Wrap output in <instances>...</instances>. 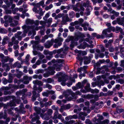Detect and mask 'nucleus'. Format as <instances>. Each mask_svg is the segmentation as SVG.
<instances>
[{
  "label": "nucleus",
  "mask_w": 124,
  "mask_h": 124,
  "mask_svg": "<svg viewBox=\"0 0 124 124\" xmlns=\"http://www.w3.org/2000/svg\"><path fill=\"white\" fill-rule=\"evenodd\" d=\"M59 76L58 77V81L61 82V84L62 85L65 86L66 85L65 82L68 76L64 74L62 72L59 73Z\"/></svg>",
  "instance_id": "obj_1"
},
{
  "label": "nucleus",
  "mask_w": 124,
  "mask_h": 124,
  "mask_svg": "<svg viewBox=\"0 0 124 124\" xmlns=\"http://www.w3.org/2000/svg\"><path fill=\"white\" fill-rule=\"evenodd\" d=\"M48 71L47 73L44 74L43 76L45 77H47L49 76V75H53L55 72L54 70L55 68L54 67H50L48 68Z\"/></svg>",
  "instance_id": "obj_2"
},
{
  "label": "nucleus",
  "mask_w": 124,
  "mask_h": 124,
  "mask_svg": "<svg viewBox=\"0 0 124 124\" xmlns=\"http://www.w3.org/2000/svg\"><path fill=\"white\" fill-rule=\"evenodd\" d=\"M32 78L30 77H28L27 76H25L23 77V79H21V81L22 82L25 84H27L29 83V81L31 80Z\"/></svg>",
  "instance_id": "obj_3"
},
{
  "label": "nucleus",
  "mask_w": 124,
  "mask_h": 124,
  "mask_svg": "<svg viewBox=\"0 0 124 124\" xmlns=\"http://www.w3.org/2000/svg\"><path fill=\"white\" fill-rule=\"evenodd\" d=\"M66 17L65 18L64 17H62V20L61 22V23L62 24H66L67 22H71L72 21L71 19L69 18L68 15L66 14Z\"/></svg>",
  "instance_id": "obj_4"
},
{
  "label": "nucleus",
  "mask_w": 124,
  "mask_h": 124,
  "mask_svg": "<svg viewBox=\"0 0 124 124\" xmlns=\"http://www.w3.org/2000/svg\"><path fill=\"white\" fill-rule=\"evenodd\" d=\"M69 93L68 92H67L66 94L65 95V96L66 97V99L67 100L70 101L73 99H76V97L74 93H72L71 94L72 97H69L68 94Z\"/></svg>",
  "instance_id": "obj_5"
},
{
  "label": "nucleus",
  "mask_w": 124,
  "mask_h": 124,
  "mask_svg": "<svg viewBox=\"0 0 124 124\" xmlns=\"http://www.w3.org/2000/svg\"><path fill=\"white\" fill-rule=\"evenodd\" d=\"M34 27L33 26H29L24 25L22 27V28L24 30V32H27L29 30H32L34 28Z\"/></svg>",
  "instance_id": "obj_6"
},
{
  "label": "nucleus",
  "mask_w": 124,
  "mask_h": 124,
  "mask_svg": "<svg viewBox=\"0 0 124 124\" xmlns=\"http://www.w3.org/2000/svg\"><path fill=\"white\" fill-rule=\"evenodd\" d=\"M87 115V114L85 112H80L78 114V118L84 121L85 119V116Z\"/></svg>",
  "instance_id": "obj_7"
},
{
  "label": "nucleus",
  "mask_w": 124,
  "mask_h": 124,
  "mask_svg": "<svg viewBox=\"0 0 124 124\" xmlns=\"http://www.w3.org/2000/svg\"><path fill=\"white\" fill-rule=\"evenodd\" d=\"M62 66V64H59L58 63H56L54 65V67H54L55 68V69L56 68V70L57 71H59L60 70Z\"/></svg>",
  "instance_id": "obj_8"
},
{
  "label": "nucleus",
  "mask_w": 124,
  "mask_h": 124,
  "mask_svg": "<svg viewBox=\"0 0 124 124\" xmlns=\"http://www.w3.org/2000/svg\"><path fill=\"white\" fill-rule=\"evenodd\" d=\"M92 9L91 6H89L87 7L85 10V14L86 16H88L90 15Z\"/></svg>",
  "instance_id": "obj_9"
},
{
  "label": "nucleus",
  "mask_w": 124,
  "mask_h": 124,
  "mask_svg": "<svg viewBox=\"0 0 124 124\" xmlns=\"http://www.w3.org/2000/svg\"><path fill=\"white\" fill-rule=\"evenodd\" d=\"M40 116L42 118L46 120H48L49 119V116L47 113H46L44 114H41Z\"/></svg>",
  "instance_id": "obj_10"
},
{
  "label": "nucleus",
  "mask_w": 124,
  "mask_h": 124,
  "mask_svg": "<svg viewBox=\"0 0 124 124\" xmlns=\"http://www.w3.org/2000/svg\"><path fill=\"white\" fill-rule=\"evenodd\" d=\"M116 20L118 24L120 25H122L124 23V16L121 18H116Z\"/></svg>",
  "instance_id": "obj_11"
},
{
  "label": "nucleus",
  "mask_w": 124,
  "mask_h": 124,
  "mask_svg": "<svg viewBox=\"0 0 124 124\" xmlns=\"http://www.w3.org/2000/svg\"><path fill=\"white\" fill-rule=\"evenodd\" d=\"M40 42L39 41H31V43L33 45V49H35L37 45H38V44Z\"/></svg>",
  "instance_id": "obj_12"
},
{
  "label": "nucleus",
  "mask_w": 124,
  "mask_h": 124,
  "mask_svg": "<svg viewBox=\"0 0 124 124\" xmlns=\"http://www.w3.org/2000/svg\"><path fill=\"white\" fill-rule=\"evenodd\" d=\"M64 15V14L63 13H59L55 17L54 19L55 20H57V22H60V20L58 19L62 17Z\"/></svg>",
  "instance_id": "obj_13"
},
{
  "label": "nucleus",
  "mask_w": 124,
  "mask_h": 124,
  "mask_svg": "<svg viewBox=\"0 0 124 124\" xmlns=\"http://www.w3.org/2000/svg\"><path fill=\"white\" fill-rule=\"evenodd\" d=\"M33 89L34 90H37L38 92L39 93L42 91V88L40 86L37 88L36 85H35L33 86Z\"/></svg>",
  "instance_id": "obj_14"
},
{
  "label": "nucleus",
  "mask_w": 124,
  "mask_h": 124,
  "mask_svg": "<svg viewBox=\"0 0 124 124\" xmlns=\"http://www.w3.org/2000/svg\"><path fill=\"white\" fill-rule=\"evenodd\" d=\"M4 19L6 21H8L10 23L13 20L12 17L9 16H5L4 17Z\"/></svg>",
  "instance_id": "obj_15"
},
{
  "label": "nucleus",
  "mask_w": 124,
  "mask_h": 124,
  "mask_svg": "<svg viewBox=\"0 0 124 124\" xmlns=\"http://www.w3.org/2000/svg\"><path fill=\"white\" fill-rule=\"evenodd\" d=\"M75 52L76 53H78L82 55H85L87 54V52L85 51H82L80 50L79 51L77 49H76L75 50Z\"/></svg>",
  "instance_id": "obj_16"
},
{
  "label": "nucleus",
  "mask_w": 124,
  "mask_h": 124,
  "mask_svg": "<svg viewBox=\"0 0 124 124\" xmlns=\"http://www.w3.org/2000/svg\"><path fill=\"white\" fill-rule=\"evenodd\" d=\"M19 42L18 40H16L14 42V45L13 46V48L15 50H16L19 48V46L18 45Z\"/></svg>",
  "instance_id": "obj_17"
},
{
  "label": "nucleus",
  "mask_w": 124,
  "mask_h": 124,
  "mask_svg": "<svg viewBox=\"0 0 124 124\" xmlns=\"http://www.w3.org/2000/svg\"><path fill=\"white\" fill-rule=\"evenodd\" d=\"M33 83L34 84H37L40 86H42L43 85V83L41 81L38 80L34 81Z\"/></svg>",
  "instance_id": "obj_18"
},
{
  "label": "nucleus",
  "mask_w": 124,
  "mask_h": 124,
  "mask_svg": "<svg viewBox=\"0 0 124 124\" xmlns=\"http://www.w3.org/2000/svg\"><path fill=\"white\" fill-rule=\"evenodd\" d=\"M7 106H9L10 107L15 106H16V104L14 100L13 99V101H11L9 102L7 104Z\"/></svg>",
  "instance_id": "obj_19"
},
{
  "label": "nucleus",
  "mask_w": 124,
  "mask_h": 124,
  "mask_svg": "<svg viewBox=\"0 0 124 124\" xmlns=\"http://www.w3.org/2000/svg\"><path fill=\"white\" fill-rule=\"evenodd\" d=\"M11 42H9L8 44V46L9 47H11L12 46L13 44H14V42L16 40V38L14 37H13L11 39Z\"/></svg>",
  "instance_id": "obj_20"
},
{
  "label": "nucleus",
  "mask_w": 124,
  "mask_h": 124,
  "mask_svg": "<svg viewBox=\"0 0 124 124\" xmlns=\"http://www.w3.org/2000/svg\"><path fill=\"white\" fill-rule=\"evenodd\" d=\"M34 108V110L36 111L37 114H40L41 110V109L40 108L35 107Z\"/></svg>",
  "instance_id": "obj_21"
},
{
  "label": "nucleus",
  "mask_w": 124,
  "mask_h": 124,
  "mask_svg": "<svg viewBox=\"0 0 124 124\" xmlns=\"http://www.w3.org/2000/svg\"><path fill=\"white\" fill-rule=\"evenodd\" d=\"M88 45L86 42H84L83 43V45L81 44L80 46H78V47L79 49H84L86 46H87V45Z\"/></svg>",
  "instance_id": "obj_22"
},
{
  "label": "nucleus",
  "mask_w": 124,
  "mask_h": 124,
  "mask_svg": "<svg viewBox=\"0 0 124 124\" xmlns=\"http://www.w3.org/2000/svg\"><path fill=\"white\" fill-rule=\"evenodd\" d=\"M26 24L27 25L32 24L34 23V21L33 20L30 19H27L26 21Z\"/></svg>",
  "instance_id": "obj_23"
},
{
  "label": "nucleus",
  "mask_w": 124,
  "mask_h": 124,
  "mask_svg": "<svg viewBox=\"0 0 124 124\" xmlns=\"http://www.w3.org/2000/svg\"><path fill=\"white\" fill-rule=\"evenodd\" d=\"M116 112L117 113H121L123 112L124 111V109L123 108H121L120 107L118 106L116 108Z\"/></svg>",
  "instance_id": "obj_24"
},
{
  "label": "nucleus",
  "mask_w": 124,
  "mask_h": 124,
  "mask_svg": "<svg viewBox=\"0 0 124 124\" xmlns=\"http://www.w3.org/2000/svg\"><path fill=\"white\" fill-rule=\"evenodd\" d=\"M85 88L87 92H91V90H92L90 87V85L88 83L86 85Z\"/></svg>",
  "instance_id": "obj_25"
},
{
  "label": "nucleus",
  "mask_w": 124,
  "mask_h": 124,
  "mask_svg": "<svg viewBox=\"0 0 124 124\" xmlns=\"http://www.w3.org/2000/svg\"><path fill=\"white\" fill-rule=\"evenodd\" d=\"M34 115L35 117L32 118L31 121L32 122H34L36 120L38 119L39 118V116L37 115L35 113H34Z\"/></svg>",
  "instance_id": "obj_26"
},
{
  "label": "nucleus",
  "mask_w": 124,
  "mask_h": 124,
  "mask_svg": "<svg viewBox=\"0 0 124 124\" xmlns=\"http://www.w3.org/2000/svg\"><path fill=\"white\" fill-rule=\"evenodd\" d=\"M84 63L85 64H86L90 62V61L87 57H85L84 58Z\"/></svg>",
  "instance_id": "obj_27"
},
{
  "label": "nucleus",
  "mask_w": 124,
  "mask_h": 124,
  "mask_svg": "<svg viewBox=\"0 0 124 124\" xmlns=\"http://www.w3.org/2000/svg\"><path fill=\"white\" fill-rule=\"evenodd\" d=\"M37 50H39L41 51H42L44 47L43 46H41L40 45H37L36 47Z\"/></svg>",
  "instance_id": "obj_28"
},
{
  "label": "nucleus",
  "mask_w": 124,
  "mask_h": 124,
  "mask_svg": "<svg viewBox=\"0 0 124 124\" xmlns=\"http://www.w3.org/2000/svg\"><path fill=\"white\" fill-rule=\"evenodd\" d=\"M90 2L89 0H87L86 2H84L83 4V6L84 7H88L89 6H91L89 5L90 4Z\"/></svg>",
  "instance_id": "obj_29"
},
{
  "label": "nucleus",
  "mask_w": 124,
  "mask_h": 124,
  "mask_svg": "<svg viewBox=\"0 0 124 124\" xmlns=\"http://www.w3.org/2000/svg\"><path fill=\"white\" fill-rule=\"evenodd\" d=\"M33 29H34L32 30L31 31H30L28 33L29 35H30L32 34H33V37H31V39H33V36L36 34V32L34 30H33Z\"/></svg>",
  "instance_id": "obj_30"
},
{
  "label": "nucleus",
  "mask_w": 124,
  "mask_h": 124,
  "mask_svg": "<svg viewBox=\"0 0 124 124\" xmlns=\"http://www.w3.org/2000/svg\"><path fill=\"white\" fill-rule=\"evenodd\" d=\"M11 98H12L13 99H14L15 98V97L14 96H8L6 97H4V101H5L7 100H8L9 99H10Z\"/></svg>",
  "instance_id": "obj_31"
},
{
  "label": "nucleus",
  "mask_w": 124,
  "mask_h": 124,
  "mask_svg": "<svg viewBox=\"0 0 124 124\" xmlns=\"http://www.w3.org/2000/svg\"><path fill=\"white\" fill-rule=\"evenodd\" d=\"M9 58L8 56L5 57L1 60L3 63L7 62L9 59Z\"/></svg>",
  "instance_id": "obj_32"
},
{
  "label": "nucleus",
  "mask_w": 124,
  "mask_h": 124,
  "mask_svg": "<svg viewBox=\"0 0 124 124\" xmlns=\"http://www.w3.org/2000/svg\"><path fill=\"white\" fill-rule=\"evenodd\" d=\"M76 85L77 88H82L84 86V85L82 84H81V83L80 82L78 83Z\"/></svg>",
  "instance_id": "obj_33"
},
{
  "label": "nucleus",
  "mask_w": 124,
  "mask_h": 124,
  "mask_svg": "<svg viewBox=\"0 0 124 124\" xmlns=\"http://www.w3.org/2000/svg\"><path fill=\"white\" fill-rule=\"evenodd\" d=\"M9 79L8 80V81L9 83H11L12 81L13 78L11 74H9Z\"/></svg>",
  "instance_id": "obj_34"
},
{
  "label": "nucleus",
  "mask_w": 124,
  "mask_h": 124,
  "mask_svg": "<svg viewBox=\"0 0 124 124\" xmlns=\"http://www.w3.org/2000/svg\"><path fill=\"white\" fill-rule=\"evenodd\" d=\"M39 96V94L38 93L37 95V96H33L32 95V97L31 100L32 101H34L36 100V98L37 97H38Z\"/></svg>",
  "instance_id": "obj_35"
},
{
  "label": "nucleus",
  "mask_w": 124,
  "mask_h": 124,
  "mask_svg": "<svg viewBox=\"0 0 124 124\" xmlns=\"http://www.w3.org/2000/svg\"><path fill=\"white\" fill-rule=\"evenodd\" d=\"M14 67H17L18 68H20L21 67V64L18 62H16L13 65Z\"/></svg>",
  "instance_id": "obj_36"
},
{
  "label": "nucleus",
  "mask_w": 124,
  "mask_h": 124,
  "mask_svg": "<svg viewBox=\"0 0 124 124\" xmlns=\"http://www.w3.org/2000/svg\"><path fill=\"white\" fill-rule=\"evenodd\" d=\"M109 122V120L108 119H105L101 122V124H108Z\"/></svg>",
  "instance_id": "obj_37"
},
{
  "label": "nucleus",
  "mask_w": 124,
  "mask_h": 124,
  "mask_svg": "<svg viewBox=\"0 0 124 124\" xmlns=\"http://www.w3.org/2000/svg\"><path fill=\"white\" fill-rule=\"evenodd\" d=\"M15 36L16 38H18V40H21L22 37H21V36H20L19 35L17 34V33H16L15 34Z\"/></svg>",
  "instance_id": "obj_38"
},
{
  "label": "nucleus",
  "mask_w": 124,
  "mask_h": 124,
  "mask_svg": "<svg viewBox=\"0 0 124 124\" xmlns=\"http://www.w3.org/2000/svg\"><path fill=\"white\" fill-rule=\"evenodd\" d=\"M109 32L110 30L109 29H107L103 30L102 33L103 35H106L107 34V32Z\"/></svg>",
  "instance_id": "obj_39"
},
{
  "label": "nucleus",
  "mask_w": 124,
  "mask_h": 124,
  "mask_svg": "<svg viewBox=\"0 0 124 124\" xmlns=\"http://www.w3.org/2000/svg\"><path fill=\"white\" fill-rule=\"evenodd\" d=\"M39 15L40 16H43L44 13L45 12V11L44 12L43 11L42 9L40 8H39Z\"/></svg>",
  "instance_id": "obj_40"
},
{
  "label": "nucleus",
  "mask_w": 124,
  "mask_h": 124,
  "mask_svg": "<svg viewBox=\"0 0 124 124\" xmlns=\"http://www.w3.org/2000/svg\"><path fill=\"white\" fill-rule=\"evenodd\" d=\"M44 70L42 69H39L35 72L37 74H39V73H43L44 72Z\"/></svg>",
  "instance_id": "obj_41"
},
{
  "label": "nucleus",
  "mask_w": 124,
  "mask_h": 124,
  "mask_svg": "<svg viewBox=\"0 0 124 124\" xmlns=\"http://www.w3.org/2000/svg\"><path fill=\"white\" fill-rule=\"evenodd\" d=\"M57 50V53L58 54L60 53L62 51H63V53L65 54H66V53L64 51H63V49L62 48H61L60 49Z\"/></svg>",
  "instance_id": "obj_42"
},
{
  "label": "nucleus",
  "mask_w": 124,
  "mask_h": 124,
  "mask_svg": "<svg viewBox=\"0 0 124 124\" xmlns=\"http://www.w3.org/2000/svg\"><path fill=\"white\" fill-rule=\"evenodd\" d=\"M53 7V5L52 4H50L48 6L46 7L45 9L46 10H48V9H51Z\"/></svg>",
  "instance_id": "obj_43"
},
{
  "label": "nucleus",
  "mask_w": 124,
  "mask_h": 124,
  "mask_svg": "<svg viewBox=\"0 0 124 124\" xmlns=\"http://www.w3.org/2000/svg\"><path fill=\"white\" fill-rule=\"evenodd\" d=\"M62 44V43L61 42H59L57 44H55L54 45V47L55 48H57L59 46H61Z\"/></svg>",
  "instance_id": "obj_44"
},
{
  "label": "nucleus",
  "mask_w": 124,
  "mask_h": 124,
  "mask_svg": "<svg viewBox=\"0 0 124 124\" xmlns=\"http://www.w3.org/2000/svg\"><path fill=\"white\" fill-rule=\"evenodd\" d=\"M52 103V102L51 101H49L48 102H46L44 104L46 106H50Z\"/></svg>",
  "instance_id": "obj_45"
},
{
  "label": "nucleus",
  "mask_w": 124,
  "mask_h": 124,
  "mask_svg": "<svg viewBox=\"0 0 124 124\" xmlns=\"http://www.w3.org/2000/svg\"><path fill=\"white\" fill-rule=\"evenodd\" d=\"M38 55L39 57V59L41 60L45 57V56L40 53H38Z\"/></svg>",
  "instance_id": "obj_46"
},
{
  "label": "nucleus",
  "mask_w": 124,
  "mask_h": 124,
  "mask_svg": "<svg viewBox=\"0 0 124 124\" xmlns=\"http://www.w3.org/2000/svg\"><path fill=\"white\" fill-rule=\"evenodd\" d=\"M2 67H6L7 70L10 69L8 65V63L3 64L2 65Z\"/></svg>",
  "instance_id": "obj_47"
},
{
  "label": "nucleus",
  "mask_w": 124,
  "mask_h": 124,
  "mask_svg": "<svg viewBox=\"0 0 124 124\" xmlns=\"http://www.w3.org/2000/svg\"><path fill=\"white\" fill-rule=\"evenodd\" d=\"M99 90L97 89H95L94 90L92 89L91 91V92L93 93H98L99 92Z\"/></svg>",
  "instance_id": "obj_48"
},
{
  "label": "nucleus",
  "mask_w": 124,
  "mask_h": 124,
  "mask_svg": "<svg viewBox=\"0 0 124 124\" xmlns=\"http://www.w3.org/2000/svg\"><path fill=\"white\" fill-rule=\"evenodd\" d=\"M77 42H74L73 41H72V43L70 45V46L71 47H73L74 45H77Z\"/></svg>",
  "instance_id": "obj_49"
},
{
  "label": "nucleus",
  "mask_w": 124,
  "mask_h": 124,
  "mask_svg": "<svg viewBox=\"0 0 124 124\" xmlns=\"http://www.w3.org/2000/svg\"><path fill=\"white\" fill-rule=\"evenodd\" d=\"M58 114V111H56L54 114V116L53 118V119H56L58 118L57 115Z\"/></svg>",
  "instance_id": "obj_50"
},
{
  "label": "nucleus",
  "mask_w": 124,
  "mask_h": 124,
  "mask_svg": "<svg viewBox=\"0 0 124 124\" xmlns=\"http://www.w3.org/2000/svg\"><path fill=\"white\" fill-rule=\"evenodd\" d=\"M117 82L120 83L121 84H123L124 83V80L122 79H119L116 80Z\"/></svg>",
  "instance_id": "obj_51"
},
{
  "label": "nucleus",
  "mask_w": 124,
  "mask_h": 124,
  "mask_svg": "<svg viewBox=\"0 0 124 124\" xmlns=\"http://www.w3.org/2000/svg\"><path fill=\"white\" fill-rule=\"evenodd\" d=\"M94 97V95L91 94H88L87 95V99H92Z\"/></svg>",
  "instance_id": "obj_52"
},
{
  "label": "nucleus",
  "mask_w": 124,
  "mask_h": 124,
  "mask_svg": "<svg viewBox=\"0 0 124 124\" xmlns=\"http://www.w3.org/2000/svg\"><path fill=\"white\" fill-rule=\"evenodd\" d=\"M84 101V99L82 98H80L77 100V101L78 103L83 102Z\"/></svg>",
  "instance_id": "obj_53"
},
{
  "label": "nucleus",
  "mask_w": 124,
  "mask_h": 124,
  "mask_svg": "<svg viewBox=\"0 0 124 124\" xmlns=\"http://www.w3.org/2000/svg\"><path fill=\"white\" fill-rule=\"evenodd\" d=\"M11 93V92L9 91H4V94L5 95L10 94Z\"/></svg>",
  "instance_id": "obj_54"
},
{
  "label": "nucleus",
  "mask_w": 124,
  "mask_h": 124,
  "mask_svg": "<svg viewBox=\"0 0 124 124\" xmlns=\"http://www.w3.org/2000/svg\"><path fill=\"white\" fill-rule=\"evenodd\" d=\"M100 46L101 51L102 52H104L105 51V49L104 46L102 45H100Z\"/></svg>",
  "instance_id": "obj_55"
},
{
  "label": "nucleus",
  "mask_w": 124,
  "mask_h": 124,
  "mask_svg": "<svg viewBox=\"0 0 124 124\" xmlns=\"http://www.w3.org/2000/svg\"><path fill=\"white\" fill-rule=\"evenodd\" d=\"M52 108L54 110H56V111H58V107H56L55 106L53 105L52 106Z\"/></svg>",
  "instance_id": "obj_56"
},
{
  "label": "nucleus",
  "mask_w": 124,
  "mask_h": 124,
  "mask_svg": "<svg viewBox=\"0 0 124 124\" xmlns=\"http://www.w3.org/2000/svg\"><path fill=\"white\" fill-rule=\"evenodd\" d=\"M63 60H57V63H58L59 64H62V65L63 64Z\"/></svg>",
  "instance_id": "obj_57"
},
{
  "label": "nucleus",
  "mask_w": 124,
  "mask_h": 124,
  "mask_svg": "<svg viewBox=\"0 0 124 124\" xmlns=\"http://www.w3.org/2000/svg\"><path fill=\"white\" fill-rule=\"evenodd\" d=\"M33 11L35 12L36 13H39V11L37 10V8L36 7H34L33 9Z\"/></svg>",
  "instance_id": "obj_58"
},
{
  "label": "nucleus",
  "mask_w": 124,
  "mask_h": 124,
  "mask_svg": "<svg viewBox=\"0 0 124 124\" xmlns=\"http://www.w3.org/2000/svg\"><path fill=\"white\" fill-rule=\"evenodd\" d=\"M53 112L52 110L51 109H48V112H46V113H47L48 114V115L50 116L52 114Z\"/></svg>",
  "instance_id": "obj_59"
},
{
  "label": "nucleus",
  "mask_w": 124,
  "mask_h": 124,
  "mask_svg": "<svg viewBox=\"0 0 124 124\" xmlns=\"http://www.w3.org/2000/svg\"><path fill=\"white\" fill-rule=\"evenodd\" d=\"M73 10H75L76 11H79V9L77 8V7H75L74 6L73 7Z\"/></svg>",
  "instance_id": "obj_60"
},
{
  "label": "nucleus",
  "mask_w": 124,
  "mask_h": 124,
  "mask_svg": "<svg viewBox=\"0 0 124 124\" xmlns=\"http://www.w3.org/2000/svg\"><path fill=\"white\" fill-rule=\"evenodd\" d=\"M3 83L4 84H7L8 82V80H7L5 78H3L2 79Z\"/></svg>",
  "instance_id": "obj_61"
},
{
  "label": "nucleus",
  "mask_w": 124,
  "mask_h": 124,
  "mask_svg": "<svg viewBox=\"0 0 124 124\" xmlns=\"http://www.w3.org/2000/svg\"><path fill=\"white\" fill-rule=\"evenodd\" d=\"M30 55L29 54H27L25 60L26 61H29V60Z\"/></svg>",
  "instance_id": "obj_62"
},
{
  "label": "nucleus",
  "mask_w": 124,
  "mask_h": 124,
  "mask_svg": "<svg viewBox=\"0 0 124 124\" xmlns=\"http://www.w3.org/2000/svg\"><path fill=\"white\" fill-rule=\"evenodd\" d=\"M23 75L22 72H21L20 74H18L16 75L17 77L19 78H20L21 77V76Z\"/></svg>",
  "instance_id": "obj_63"
},
{
  "label": "nucleus",
  "mask_w": 124,
  "mask_h": 124,
  "mask_svg": "<svg viewBox=\"0 0 124 124\" xmlns=\"http://www.w3.org/2000/svg\"><path fill=\"white\" fill-rule=\"evenodd\" d=\"M86 124H92L91 122L89 119H86L85 121Z\"/></svg>",
  "instance_id": "obj_64"
}]
</instances>
